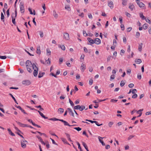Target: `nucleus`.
<instances>
[{
  "instance_id": "obj_1",
  "label": "nucleus",
  "mask_w": 151,
  "mask_h": 151,
  "mask_svg": "<svg viewBox=\"0 0 151 151\" xmlns=\"http://www.w3.org/2000/svg\"><path fill=\"white\" fill-rule=\"evenodd\" d=\"M26 68L27 71L29 73H31L32 72L35 66L36 65L34 63L32 64L29 60H27L26 62Z\"/></svg>"
},
{
  "instance_id": "obj_2",
  "label": "nucleus",
  "mask_w": 151,
  "mask_h": 151,
  "mask_svg": "<svg viewBox=\"0 0 151 151\" xmlns=\"http://www.w3.org/2000/svg\"><path fill=\"white\" fill-rule=\"evenodd\" d=\"M14 13H13L12 14V21L14 24H15L16 22H15V18L17 15V10L16 9L15 10Z\"/></svg>"
},
{
  "instance_id": "obj_3",
  "label": "nucleus",
  "mask_w": 151,
  "mask_h": 151,
  "mask_svg": "<svg viewBox=\"0 0 151 151\" xmlns=\"http://www.w3.org/2000/svg\"><path fill=\"white\" fill-rule=\"evenodd\" d=\"M27 142L24 139L22 140L21 141V145L22 147L23 148H26V144Z\"/></svg>"
},
{
  "instance_id": "obj_4",
  "label": "nucleus",
  "mask_w": 151,
  "mask_h": 151,
  "mask_svg": "<svg viewBox=\"0 0 151 151\" xmlns=\"http://www.w3.org/2000/svg\"><path fill=\"white\" fill-rule=\"evenodd\" d=\"M85 107L84 106H80L79 105L75 106L74 108V109H79V110L81 111H82L83 109H85Z\"/></svg>"
},
{
  "instance_id": "obj_5",
  "label": "nucleus",
  "mask_w": 151,
  "mask_h": 151,
  "mask_svg": "<svg viewBox=\"0 0 151 151\" xmlns=\"http://www.w3.org/2000/svg\"><path fill=\"white\" fill-rule=\"evenodd\" d=\"M33 70H34L33 73V75L35 77H36L37 75L38 71V68L36 65L35 66Z\"/></svg>"
},
{
  "instance_id": "obj_6",
  "label": "nucleus",
  "mask_w": 151,
  "mask_h": 151,
  "mask_svg": "<svg viewBox=\"0 0 151 151\" xmlns=\"http://www.w3.org/2000/svg\"><path fill=\"white\" fill-rule=\"evenodd\" d=\"M49 120H52L53 121H60L62 122L63 123H67L66 122L63 120V119H57L55 118H50V119H49Z\"/></svg>"
},
{
  "instance_id": "obj_7",
  "label": "nucleus",
  "mask_w": 151,
  "mask_h": 151,
  "mask_svg": "<svg viewBox=\"0 0 151 151\" xmlns=\"http://www.w3.org/2000/svg\"><path fill=\"white\" fill-rule=\"evenodd\" d=\"M63 37L66 40H68L70 39L69 34L67 32L64 33L63 34Z\"/></svg>"
},
{
  "instance_id": "obj_8",
  "label": "nucleus",
  "mask_w": 151,
  "mask_h": 151,
  "mask_svg": "<svg viewBox=\"0 0 151 151\" xmlns=\"http://www.w3.org/2000/svg\"><path fill=\"white\" fill-rule=\"evenodd\" d=\"M22 84L26 86H28L30 84V82L29 80H24L22 81Z\"/></svg>"
},
{
  "instance_id": "obj_9",
  "label": "nucleus",
  "mask_w": 151,
  "mask_h": 151,
  "mask_svg": "<svg viewBox=\"0 0 151 151\" xmlns=\"http://www.w3.org/2000/svg\"><path fill=\"white\" fill-rule=\"evenodd\" d=\"M80 68L81 71L82 72H83L86 69V66L83 63H81Z\"/></svg>"
},
{
  "instance_id": "obj_10",
  "label": "nucleus",
  "mask_w": 151,
  "mask_h": 151,
  "mask_svg": "<svg viewBox=\"0 0 151 151\" xmlns=\"http://www.w3.org/2000/svg\"><path fill=\"white\" fill-rule=\"evenodd\" d=\"M101 43V40L99 38H96L94 40V43L97 45H99Z\"/></svg>"
},
{
  "instance_id": "obj_11",
  "label": "nucleus",
  "mask_w": 151,
  "mask_h": 151,
  "mask_svg": "<svg viewBox=\"0 0 151 151\" xmlns=\"http://www.w3.org/2000/svg\"><path fill=\"white\" fill-rule=\"evenodd\" d=\"M19 126L22 127H29L30 128H32V126L29 125L27 124H25L24 123H18Z\"/></svg>"
},
{
  "instance_id": "obj_12",
  "label": "nucleus",
  "mask_w": 151,
  "mask_h": 151,
  "mask_svg": "<svg viewBox=\"0 0 151 151\" xmlns=\"http://www.w3.org/2000/svg\"><path fill=\"white\" fill-rule=\"evenodd\" d=\"M108 6L111 8L112 9L113 8V3L112 1H108Z\"/></svg>"
},
{
  "instance_id": "obj_13",
  "label": "nucleus",
  "mask_w": 151,
  "mask_h": 151,
  "mask_svg": "<svg viewBox=\"0 0 151 151\" xmlns=\"http://www.w3.org/2000/svg\"><path fill=\"white\" fill-rule=\"evenodd\" d=\"M137 3L140 7H143L145 6V4L140 1L137 2Z\"/></svg>"
},
{
  "instance_id": "obj_14",
  "label": "nucleus",
  "mask_w": 151,
  "mask_h": 151,
  "mask_svg": "<svg viewBox=\"0 0 151 151\" xmlns=\"http://www.w3.org/2000/svg\"><path fill=\"white\" fill-rule=\"evenodd\" d=\"M20 11L21 13H24V5L22 4H20Z\"/></svg>"
},
{
  "instance_id": "obj_15",
  "label": "nucleus",
  "mask_w": 151,
  "mask_h": 151,
  "mask_svg": "<svg viewBox=\"0 0 151 151\" xmlns=\"http://www.w3.org/2000/svg\"><path fill=\"white\" fill-rule=\"evenodd\" d=\"M36 52L37 54L40 55L41 53L40 48V46L37 47V50Z\"/></svg>"
},
{
  "instance_id": "obj_16",
  "label": "nucleus",
  "mask_w": 151,
  "mask_h": 151,
  "mask_svg": "<svg viewBox=\"0 0 151 151\" xmlns=\"http://www.w3.org/2000/svg\"><path fill=\"white\" fill-rule=\"evenodd\" d=\"M7 130L8 131L9 134L10 135L12 136H15L14 134L12 132L11 130L9 128Z\"/></svg>"
},
{
  "instance_id": "obj_17",
  "label": "nucleus",
  "mask_w": 151,
  "mask_h": 151,
  "mask_svg": "<svg viewBox=\"0 0 151 151\" xmlns=\"http://www.w3.org/2000/svg\"><path fill=\"white\" fill-rule=\"evenodd\" d=\"M69 111V113L70 114L72 115V116H74V114L72 111V110L70 108H68L67 109Z\"/></svg>"
},
{
  "instance_id": "obj_18",
  "label": "nucleus",
  "mask_w": 151,
  "mask_h": 151,
  "mask_svg": "<svg viewBox=\"0 0 151 151\" xmlns=\"http://www.w3.org/2000/svg\"><path fill=\"white\" fill-rule=\"evenodd\" d=\"M122 4L124 6H126L127 5L128 0H122Z\"/></svg>"
},
{
  "instance_id": "obj_19",
  "label": "nucleus",
  "mask_w": 151,
  "mask_h": 151,
  "mask_svg": "<svg viewBox=\"0 0 151 151\" xmlns=\"http://www.w3.org/2000/svg\"><path fill=\"white\" fill-rule=\"evenodd\" d=\"M98 138L99 141L101 143L102 145L103 146L105 145V144L104 143L103 141L101 139H101H103V138H102L99 136L98 137Z\"/></svg>"
},
{
  "instance_id": "obj_20",
  "label": "nucleus",
  "mask_w": 151,
  "mask_h": 151,
  "mask_svg": "<svg viewBox=\"0 0 151 151\" xmlns=\"http://www.w3.org/2000/svg\"><path fill=\"white\" fill-rule=\"evenodd\" d=\"M129 8L131 11H132L134 8V6L132 4H129Z\"/></svg>"
},
{
  "instance_id": "obj_21",
  "label": "nucleus",
  "mask_w": 151,
  "mask_h": 151,
  "mask_svg": "<svg viewBox=\"0 0 151 151\" xmlns=\"http://www.w3.org/2000/svg\"><path fill=\"white\" fill-rule=\"evenodd\" d=\"M135 62L137 64H139L141 63L142 61L140 59H136L135 60Z\"/></svg>"
},
{
  "instance_id": "obj_22",
  "label": "nucleus",
  "mask_w": 151,
  "mask_h": 151,
  "mask_svg": "<svg viewBox=\"0 0 151 151\" xmlns=\"http://www.w3.org/2000/svg\"><path fill=\"white\" fill-rule=\"evenodd\" d=\"M88 40L89 42L91 44L94 43V40L91 38H88Z\"/></svg>"
},
{
  "instance_id": "obj_23",
  "label": "nucleus",
  "mask_w": 151,
  "mask_h": 151,
  "mask_svg": "<svg viewBox=\"0 0 151 151\" xmlns=\"http://www.w3.org/2000/svg\"><path fill=\"white\" fill-rule=\"evenodd\" d=\"M53 15L55 18L57 19L58 17V14L55 10L53 11Z\"/></svg>"
},
{
  "instance_id": "obj_24",
  "label": "nucleus",
  "mask_w": 151,
  "mask_h": 151,
  "mask_svg": "<svg viewBox=\"0 0 151 151\" xmlns=\"http://www.w3.org/2000/svg\"><path fill=\"white\" fill-rule=\"evenodd\" d=\"M45 74V73L44 72L42 73H39L38 77L39 78H40L42 77L43 75Z\"/></svg>"
},
{
  "instance_id": "obj_25",
  "label": "nucleus",
  "mask_w": 151,
  "mask_h": 151,
  "mask_svg": "<svg viewBox=\"0 0 151 151\" xmlns=\"http://www.w3.org/2000/svg\"><path fill=\"white\" fill-rule=\"evenodd\" d=\"M143 110V109H141L138 110L137 111V113L138 114H139V115L138 116V117H139L141 116L142 114V113L141 111H142Z\"/></svg>"
},
{
  "instance_id": "obj_26",
  "label": "nucleus",
  "mask_w": 151,
  "mask_h": 151,
  "mask_svg": "<svg viewBox=\"0 0 151 151\" xmlns=\"http://www.w3.org/2000/svg\"><path fill=\"white\" fill-rule=\"evenodd\" d=\"M61 140H62V141L65 143H66V144H67L68 145H69V144L67 142V141H66V139H65V138H61Z\"/></svg>"
},
{
  "instance_id": "obj_27",
  "label": "nucleus",
  "mask_w": 151,
  "mask_h": 151,
  "mask_svg": "<svg viewBox=\"0 0 151 151\" xmlns=\"http://www.w3.org/2000/svg\"><path fill=\"white\" fill-rule=\"evenodd\" d=\"M65 134L66 135L67 138L68 139V140L70 141H72V140H71L70 138V134L67 133H65Z\"/></svg>"
},
{
  "instance_id": "obj_28",
  "label": "nucleus",
  "mask_w": 151,
  "mask_h": 151,
  "mask_svg": "<svg viewBox=\"0 0 151 151\" xmlns=\"http://www.w3.org/2000/svg\"><path fill=\"white\" fill-rule=\"evenodd\" d=\"M65 9L68 11H70V6L68 5H65Z\"/></svg>"
},
{
  "instance_id": "obj_29",
  "label": "nucleus",
  "mask_w": 151,
  "mask_h": 151,
  "mask_svg": "<svg viewBox=\"0 0 151 151\" xmlns=\"http://www.w3.org/2000/svg\"><path fill=\"white\" fill-rule=\"evenodd\" d=\"M148 27V25L147 24H145L143 25V28L144 29H147Z\"/></svg>"
},
{
  "instance_id": "obj_30",
  "label": "nucleus",
  "mask_w": 151,
  "mask_h": 151,
  "mask_svg": "<svg viewBox=\"0 0 151 151\" xmlns=\"http://www.w3.org/2000/svg\"><path fill=\"white\" fill-rule=\"evenodd\" d=\"M59 47H60L62 49V50H65V46L64 45H59Z\"/></svg>"
},
{
  "instance_id": "obj_31",
  "label": "nucleus",
  "mask_w": 151,
  "mask_h": 151,
  "mask_svg": "<svg viewBox=\"0 0 151 151\" xmlns=\"http://www.w3.org/2000/svg\"><path fill=\"white\" fill-rule=\"evenodd\" d=\"M9 95L12 97V98L14 100V101L17 104H18V103H17L15 99V98L13 96V95L11 94V93H9Z\"/></svg>"
},
{
  "instance_id": "obj_32",
  "label": "nucleus",
  "mask_w": 151,
  "mask_h": 151,
  "mask_svg": "<svg viewBox=\"0 0 151 151\" xmlns=\"http://www.w3.org/2000/svg\"><path fill=\"white\" fill-rule=\"evenodd\" d=\"M140 17L143 19H145V17L143 16L142 13H141L139 14Z\"/></svg>"
},
{
  "instance_id": "obj_33",
  "label": "nucleus",
  "mask_w": 151,
  "mask_h": 151,
  "mask_svg": "<svg viewBox=\"0 0 151 151\" xmlns=\"http://www.w3.org/2000/svg\"><path fill=\"white\" fill-rule=\"evenodd\" d=\"M86 121H88L90 122L91 123H98V121H93L90 120L86 119L85 120Z\"/></svg>"
},
{
  "instance_id": "obj_34",
  "label": "nucleus",
  "mask_w": 151,
  "mask_h": 151,
  "mask_svg": "<svg viewBox=\"0 0 151 151\" xmlns=\"http://www.w3.org/2000/svg\"><path fill=\"white\" fill-rule=\"evenodd\" d=\"M47 51V55H50L51 53V51L50 50L48 49H47L46 50Z\"/></svg>"
},
{
  "instance_id": "obj_35",
  "label": "nucleus",
  "mask_w": 151,
  "mask_h": 151,
  "mask_svg": "<svg viewBox=\"0 0 151 151\" xmlns=\"http://www.w3.org/2000/svg\"><path fill=\"white\" fill-rule=\"evenodd\" d=\"M82 145L86 149H87V148H88L86 144L84 142H82Z\"/></svg>"
},
{
  "instance_id": "obj_36",
  "label": "nucleus",
  "mask_w": 151,
  "mask_h": 151,
  "mask_svg": "<svg viewBox=\"0 0 151 151\" xmlns=\"http://www.w3.org/2000/svg\"><path fill=\"white\" fill-rule=\"evenodd\" d=\"M58 111L60 113H62L64 112V109L63 108H60L59 109Z\"/></svg>"
},
{
  "instance_id": "obj_37",
  "label": "nucleus",
  "mask_w": 151,
  "mask_h": 151,
  "mask_svg": "<svg viewBox=\"0 0 151 151\" xmlns=\"http://www.w3.org/2000/svg\"><path fill=\"white\" fill-rule=\"evenodd\" d=\"M63 61V58H59V64H60L62 63Z\"/></svg>"
},
{
  "instance_id": "obj_38",
  "label": "nucleus",
  "mask_w": 151,
  "mask_h": 151,
  "mask_svg": "<svg viewBox=\"0 0 151 151\" xmlns=\"http://www.w3.org/2000/svg\"><path fill=\"white\" fill-rule=\"evenodd\" d=\"M39 141L41 142V143L43 144L44 145H45V143L43 141L42 139L41 138H40V139H38Z\"/></svg>"
},
{
  "instance_id": "obj_39",
  "label": "nucleus",
  "mask_w": 151,
  "mask_h": 151,
  "mask_svg": "<svg viewBox=\"0 0 151 151\" xmlns=\"http://www.w3.org/2000/svg\"><path fill=\"white\" fill-rule=\"evenodd\" d=\"M137 78L139 79H141L142 78L141 74L140 73H138L137 76Z\"/></svg>"
},
{
  "instance_id": "obj_40",
  "label": "nucleus",
  "mask_w": 151,
  "mask_h": 151,
  "mask_svg": "<svg viewBox=\"0 0 151 151\" xmlns=\"http://www.w3.org/2000/svg\"><path fill=\"white\" fill-rule=\"evenodd\" d=\"M77 143L78 146V148L80 150V151H82L81 148V146H80V145L79 144V143L78 142H77Z\"/></svg>"
},
{
  "instance_id": "obj_41",
  "label": "nucleus",
  "mask_w": 151,
  "mask_h": 151,
  "mask_svg": "<svg viewBox=\"0 0 151 151\" xmlns=\"http://www.w3.org/2000/svg\"><path fill=\"white\" fill-rule=\"evenodd\" d=\"M134 136L132 135L129 136L128 138V140H129L130 139H131L133 138Z\"/></svg>"
},
{
  "instance_id": "obj_42",
  "label": "nucleus",
  "mask_w": 151,
  "mask_h": 151,
  "mask_svg": "<svg viewBox=\"0 0 151 151\" xmlns=\"http://www.w3.org/2000/svg\"><path fill=\"white\" fill-rule=\"evenodd\" d=\"M40 114L42 117L44 118V119H46L47 118V117H45L42 112L41 113H40Z\"/></svg>"
},
{
  "instance_id": "obj_43",
  "label": "nucleus",
  "mask_w": 151,
  "mask_h": 151,
  "mask_svg": "<svg viewBox=\"0 0 151 151\" xmlns=\"http://www.w3.org/2000/svg\"><path fill=\"white\" fill-rule=\"evenodd\" d=\"M125 84V83L123 81H122L120 83V85L121 86H123Z\"/></svg>"
},
{
  "instance_id": "obj_44",
  "label": "nucleus",
  "mask_w": 151,
  "mask_h": 151,
  "mask_svg": "<svg viewBox=\"0 0 151 151\" xmlns=\"http://www.w3.org/2000/svg\"><path fill=\"white\" fill-rule=\"evenodd\" d=\"M69 101L71 105L72 106H74V103L73 102L70 100V99H69Z\"/></svg>"
},
{
  "instance_id": "obj_45",
  "label": "nucleus",
  "mask_w": 151,
  "mask_h": 151,
  "mask_svg": "<svg viewBox=\"0 0 151 151\" xmlns=\"http://www.w3.org/2000/svg\"><path fill=\"white\" fill-rule=\"evenodd\" d=\"M93 80L92 79H90L89 80V83L90 85H91L92 84V83H93Z\"/></svg>"
},
{
  "instance_id": "obj_46",
  "label": "nucleus",
  "mask_w": 151,
  "mask_h": 151,
  "mask_svg": "<svg viewBox=\"0 0 151 151\" xmlns=\"http://www.w3.org/2000/svg\"><path fill=\"white\" fill-rule=\"evenodd\" d=\"M125 14L127 17H130L131 16V15L127 12H125Z\"/></svg>"
},
{
  "instance_id": "obj_47",
  "label": "nucleus",
  "mask_w": 151,
  "mask_h": 151,
  "mask_svg": "<svg viewBox=\"0 0 151 151\" xmlns=\"http://www.w3.org/2000/svg\"><path fill=\"white\" fill-rule=\"evenodd\" d=\"M6 58V56H1L0 55V58L2 59H4Z\"/></svg>"
},
{
  "instance_id": "obj_48",
  "label": "nucleus",
  "mask_w": 151,
  "mask_h": 151,
  "mask_svg": "<svg viewBox=\"0 0 151 151\" xmlns=\"http://www.w3.org/2000/svg\"><path fill=\"white\" fill-rule=\"evenodd\" d=\"M137 97V95L136 94H134L132 96V98L133 99H135Z\"/></svg>"
},
{
  "instance_id": "obj_49",
  "label": "nucleus",
  "mask_w": 151,
  "mask_h": 151,
  "mask_svg": "<svg viewBox=\"0 0 151 151\" xmlns=\"http://www.w3.org/2000/svg\"><path fill=\"white\" fill-rule=\"evenodd\" d=\"M74 128L78 131H80L81 130V129L79 127H75Z\"/></svg>"
},
{
  "instance_id": "obj_50",
  "label": "nucleus",
  "mask_w": 151,
  "mask_h": 151,
  "mask_svg": "<svg viewBox=\"0 0 151 151\" xmlns=\"http://www.w3.org/2000/svg\"><path fill=\"white\" fill-rule=\"evenodd\" d=\"M117 101V100H114V99H112L111 100V102L112 103H115Z\"/></svg>"
},
{
  "instance_id": "obj_51",
  "label": "nucleus",
  "mask_w": 151,
  "mask_h": 151,
  "mask_svg": "<svg viewBox=\"0 0 151 151\" xmlns=\"http://www.w3.org/2000/svg\"><path fill=\"white\" fill-rule=\"evenodd\" d=\"M120 27L122 30H124V27L123 24H121Z\"/></svg>"
},
{
  "instance_id": "obj_52",
  "label": "nucleus",
  "mask_w": 151,
  "mask_h": 151,
  "mask_svg": "<svg viewBox=\"0 0 151 151\" xmlns=\"http://www.w3.org/2000/svg\"><path fill=\"white\" fill-rule=\"evenodd\" d=\"M40 36L41 37H43L44 36V35H43V32H42L40 31Z\"/></svg>"
},
{
  "instance_id": "obj_53",
  "label": "nucleus",
  "mask_w": 151,
  "mask_h": 151,
  "mask_svg": "<svg viewBox=\"0 0 151 151\" xmlns=\"http://www.w3.org/2000/svg\"><path fill=\"white\" fill-rule=\"evenodd\" d=\"M115 76L114 75H111L110 76V80L111 81L112 79H114Z\"/></svg>"
},
{
  "instance_id": "obj_54",
  "label": "nucleus",
  "mask_w": 151,
  "mask_h": 151,
  "mask_svg": "<svg viewBox=\"0 0 151 151\" xmlns=\"http://www.w3.org/2000/svg\"><path fill=\"white\" fill-rule=\"evenodd\" d=\"M145 20H146V21L149 24H151V22L150 20L149 19H146L145 18Z\"/></svg>"
},
{
  "instance_id": "obj_55",
  "label": "nucleus",
  "mask_w": 151,
  "mask_h": 151,
  "mask_svg": "<svg viewBox=\"0 0 151 151\" xmlns=\"http://www.w3.org/2000/svg\"><path fill=\"white\" fill-rule=\"evenodd\" d=\"M83 35L85 36H86L88 35V34L86 33V31H85V30L83 31Z\"/></svg>"
},
{
  "instance_id": "obj_56",
  "label": "nucleus",
  "mask_w": 151,
  "mask_h": 151,
  "mask_svg": "<svg viewBox=\"0 0 151 151\" xmlns=\"http://www.w3.org/2000/svg\"><path fill=\"white\" fill-rule=\"evenodd\" d=\"M1 20H3V19H4V16L3 13L2 12H1Z\"/></svg>"
},
{
  "instance_id": "obj_57",
  "label": "nucleus",
  "mask_w": 151,
  "mask_h": 151,
  "mask_svg": "<svg viewBox=\"0 0 151 151\" xmlns=\"http://www.w3.org/2000/svg\"><path fill=\"white\" fill-rule=\"evenodd\" d=\"M134 86V84L133 83H130L129 85V87L130 88H132Z\"/></svg>"
},
{
  "instance_id": "obj_58",
  "label": "nucleus",
  "mask_w": 151,
  "mask_h": 151,
  "mask_svg": "<svg viewBox=\"0 0 151 151\" xmlns=\"http://www.w3.org/2000/svg\"><path fill=\"white\" fill-rule=\"evenodd\" d=\"M111 56H108V57L107 59V61L108 62H109L111 60Z\"/></svg>"
},
{
  "instance_id": "obj_59",
  "label": "nucleus",
  "mask_w": 151,
  "mask_h": 151,
  "mask_svg": "<svg viewBox=\"0 0 151 151\" xmlns=\"http://www.w3.org/2000/svg\"><path fill=\"white\" fill-rule=\"evenodd\" d=\"M88 17L90 19H92L93 18L92 15L90 13H88Z\"/></svg>"
},
{
  "instance_id": "obj_60",
  "label": "nucleus",
  "mask_w": 151,
  "mask_h": 151,
  "mask_svg": "<svg viewBox=\"0 0 151 151\" xmlns=\"http://www.w3.org/2000/svg\"><path fill=\"white\" fill-rule=\"evenodd\" d=\"M132 29L131 27H129L127 28V30L128 32H130Z\"/></svg>"
},
{
  "instance_id": "obj_61",
  "label": "nucleus",
  "mask_w": 151,
  "mask_h": 151,
  "mask_svg": "<svg viewBox=\"0 0 151 151\" xmlns=\"http://www.w3.org/2000/svg\"><path fill=\"white\" fill-rule=\"evenodd\" d=\"M119 20L120 23L122 24V17H120L119 18Z\"/></svg>"
},
{
  "instance_id": "obj_62",
  "label": "nucleus",
  "mask_w": 151,
  "mask_h": 151,
  "mask_svg": "<svg viewBox=\"0 0 151 151\" xmlns=\"http://www.w3.org/2000/svg\"><path fill=\"white\" fill-rule=\"evenodd\" d=\"M136 35L137 37H139L140 36V33L139 32H136Z\"/></svg>"
},
{
  "instance_id": "obj_63",
  "label": "nucleus",
  "mask_w": 151,
  "mask_h": 151,
  "mask_svg": "<svg viewBox=\"0 0 151 151\" xmlns=\"http://www.w3.org/2000/svg\"><path fill=\"white\" fill-rule=\"evenodd\" d=\"M137 92V90L136 89H133L132 91V93L133 94H136L135 93Z\"/></svg>"
},
{
  "instance_id": "obj_64",
  "label": "nucleus",
  "mask_w": 151,
  "mask_h": 151,
  "mask_svg": "<svg viewBox=\"0 0 151 151\" xmlns=\"http://www.w3.org/2000/svg\"><path fill=\"white\" fill-rule=\"evenodd\" d=\"M148 32L150 34H151V27L149 28L148 29Z\"/></svg>"
}]
</instances>
